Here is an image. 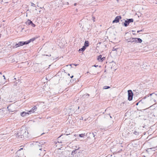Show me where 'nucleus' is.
<instances>
[{"mask_svg":"<svg viewBox=\"0 0 157 157\" xmlns=\"http://www.w3.org/2000/svg\"><path fill=\"white\" fill-rule=\"evenodd\" d=\"M86 48H85L84 47V46H83L82 47V48H80L79 50H78V51L79 52H83V51H84L86 49Z\"/></svg>","mask_w":157,"mask_h":157,"instance_id":"19","label":"nucleus"},{"mask_svg":"<svg viewBox=\"0 0 157 157\" xmlns=\"http://www.w3.org/2000/svg\"><path fill=\"white\" fill-rule=\"evenodd\" d=\"M102 55H100L98 56L97 57V59L98 62H102L105 59V57H102Z\"/></svg>","mask_w":157,"mask_h":157,"instance_id":"5","label":"nucleus"},{"mask_svg":"<svg viewBox=\"0 0 157 157\" xmlns=\"http://www.w3.org/2000/svg\"><path fill=\"white\" fill-rule=\"evenodd\" d=\"M154 95L155 96H157V91L155 92L149 94V95L147 96L148 97H149L150 96H151L152 95Z\"/></svg>","mask_w":157,"mask_h":157,"instance_id":"18","label":"nucleus"},{"mask_svg":"<svg viewBox=\"0 0 157 157\" xmlns=\"http://www.w3.org/2000/svg\"><path fill=\"white\" fill-rule=\"evenodd\" d=\"M99 67H101V66H99Z\"/></svg>","mask_w":157,"mask_h":157,"instance_id":"53","label":"nucleus"},{"mask_svg":"<svg viewBox=\"0 0 157 157\" xmlns=\"http://www.w3.org/2000/svg\"><path fill=\"white\" fill-rule=\"evenodd\" d=\"M110 117L111 118H112V117H111V116H110Z\"/></svg>","mask_w":157,"mask_h":157,"instance_id":"58","label":"nucleus"},{"mask_svg":"<svg viewBox=\"0 0 157 157\" xmlns=\"http://www.w3.org/2000/svg\"><path fill=\"white\" fill-rule=\"evenodd\" d=\"M122 17L121 16H117L113 21V23H117L119 22L121 19Z\"/></svg>","mask_w":157,"mask_h":157,"instance_id":"4","label":"nucleus"},{"mask_svg":"<svg viewBox=\"0 0 157 157\" xmlns=\"http://www.w3.org/2000/svg\"><path fill=\"white\" fill-rule=\"evenodd\" d=\"M125 20L124 19H123V20H121V21H123H123H125Z\"/></svg>","mask_w":157,"mask_h":157,"instance_id":"45","label":"nucleus"},{"mask_svg":"<svg viewBox=\"0 0 157 157\" xmlns=\"http://www.w3.org/2000/svg\"><path fill=\"white\" fill-rule=\"evenodd\" d=\"M143 31H144L143 29H141V30H138L137 31V33H140V32H142Z\"/></svg>","mask_w":157,"mask_h":157,"instance_id":"31","label":"nucleus"},{"mask_svg":"<svg viewBox=\"0 0 157 157\" xmlns=\"http://www.w3.org/2000/svg\"><path fill=\"white\" fill-rule=\"evenodd\" d=\"M0 74H2V72H0Z\"/></svg>","mask_w":157,"mask_h":157,"instance_id":"54","label":"nucleus"},{"mask_svg":"<svg viewBox=\"0 0 157 157\" xmlns=\"http://www.w3.org/2000/svg\"><path fill=\"white\" fill-rule=\"evenodd\" d=\"M7 134V133H2L0 132V138H3L4 139H5L7 138L6 136Z\"/></svg>","mask_w":157,"mask_h":157,"instance_id":"10","label":"nucleus"},{"mask_svg":"<svg viewBox=\"0 0 157 157\" xmlns=\"http://www.w3.org/2000/svg\"><path fill=\"white\" fill-rule=\"evenodd\" d=\"M97 133L96 132H93V137L94 138V139H95L96 138V136H96Z\"/></svg>","mask_w":157,"mask_h":157,"instance_id":"26","label":"nucleus"},{"mask_svg":"<svg viewBox=\"0 0 157 157\" xmlns=\"http://www.w3.org/2000/svg\"><path fill=\"white\" fill-rule=\"evenodd\" d=\"M137 91H138V90H133V91L134 93V92H136V94L137 93H138V92H137Z\"/></svg>","mask_w":157,"mask_h":157,"instance_id":"33","label":"nucleus"},{"mask_svg":"<svg viewBox=\"0 0 157 157\" xmlns=\"http://www.w3.org/2000/svg\"><path fill=\"white\" fill-rule=\"evenodd\" d=\"M134 40V42L136 43H141L142 42V40L140 38H136L133 39Z\"/></svg>","mask_w":157,"mask_h":157,"instance_id":"7","label":"nucleus"},{"mask_svg":"<svg viewBox=\"0 0 157 157\" xmlns=\"http://www.w3.org/2000/svg\"><path fill=\"white\" fill-rule=\"evenodd\" d=\"M155 148V147H152V148H147L146 150V151L147 152H148V150H149V149H152L153 148Z\"/></svg>","mask_w":157,"mask_h":157,"instance_id":"30","label":"nucleus"},{"mask_svg":"<svg viewBox=\"0 0 157 157\" xmlns=\"http://www.w3.org/2000/svg\"><path fill=\"white\" fill-rule=\"evenodd\" d=\"M115 47L113 48L112 49V51H116V52H117V50L118 49V48H115Z\"/></svg>","mask_w":157,"mask_h":157,"instance_id":"28","label":"nucleus"},{"mask_svg":"<svg viewBox=\"0 0 157 157\" xmlns=\"http://www.w3.org/2000/svg\"><path fill=\"white\" fill-rule=\"evenodd\" d=\"M37 109V107L36 106H35L31 109L29 110L28 112L30 113H33L34 112L36 111Z\"/></svg>","mask_w":157,"mask_h":157,"instance_id":"12","label":"nucleus"},{"mask_svg":"<svg viewBox=\"0 0 157 157\" xmlns=\"http://www.w3.org/2000/svg\"><path fill=\"white\" fill-rule=\"evenodd\" d=\"M43 55L44 56H51V54H50L49 55H48L44 54V55Z\"/></svg>","mask_w":157,"mask_h":157,"instance_id":"40","label":"nucleus"},{"mask_svg":"<svg viewBox=\"0 0 157 157\" xmlns=\"http://www.w3.org/2000/svg\"><path fill=\"white\" fill-rule=\"evenodd\" d=\"M73 77H74V76L73 75H72V76H71L70 77V78H72Z\"/></svg>","mask_w":157,"mask_h":157,"instance_id":"44","label":"nucleus"},{"mask_svg":"<svg viewBox=\"0 0 157 157\" xmlns=\"http://www.w3.org/2000/svg\"><path fill=\"white\" fill-rule=\"evenodd\" d=\"M82 119H83V118L82 117V118L80 119V120H81V119L82 120Z\"/></svg>","mask_w":157,"mask_h":157,"instance_id":"55","label":"nucleus"},{"mask_svg":"<svg viewBox=\"0 0 157 157\" xmlns=\"http://www.w3.org/2000/svg\"><path fill=\"white\" fill-rule=\"evenodd\" d=\"M89 42L88 40H86L85 41L84 45L83 46L84 47L86 48V47H88L89 46Z\"/></svg>","mask_w":157,"mask_h":157,"instance_id":"16","label":"nucleus"},{"mask_svg":"<svg viewBox=\"0 0 157 157\" xmlns=\"http://www.w3.org/2000/svg\"><path fill=\"white\" fill-rule=\"evenodd\" d=\"M121 24L124 27H127L129 25V23L127 20H125L124 22H123Z\"/></svg>","mask_w":157,"mask_h":157,"instance_id":"13","label":"nucleus"},{"mask_svg":"<svg viewBox=\"0 0 157 157\" xmlns=\"http://www.w3.org/2000/svg\"><path fill=\"white\" fill-rule=\"evenodd\" d=\"M23 149V148H21L20 149H19V150H18L17 151V153L19 151H21V150H22Z\"/></svg>","mask_w":157,"mask_h":157,"instance_id":"37","label":"nucleus"},{"mask_svg":"<svg viewBox=\"0 0 157 157\" xmlns=\"http://www.w3.org/2000/svg\"><path fill=\"white\" fill-rule=\"evenodd\" d=\"M19 46H23L24 45L27 44L26 41H20L18 42Z\"/></svg>","mask_w":157,"mask_h":157,"instance_id":"15","label":"nucleus"},{"mask_svg":"<svg viewBox=\"0 0 157 157\" xmlns=\"http://www.w3.org/2000/svg\"><path fill=\"white\" fill-rule=\"evenodd\" d=\"M149 95V94L148 95H147V96H145V97H144L142 99H143L144 100V99L146 98L147 97V96Z\"/></svg>","mask_w":157,"mask_h":157,"instance_id":"35","label":"nucleus"},{"mask_svg":"<svg viewBox=\"0 0 157 157\" xmlns=\"http://www.w3.org/2000/svg\"><path fill=\"white\" fill-rule=\"evenodd\" d=\"M62 135H60V136H59V137L58 138H59V137H61Z\"/></svg>","mask_w":157,"mask_h":157,"instance_id":"51","label":"nucleus"},{"mask_svg":"<svg viewBox=\"0 0 157 157\" xmlns=\"http://www.w3.org/2000/svg\"><path fill=\"white\" fill-rule=\"evenodd\" d=\"M132 34H133V35H136V33H132Z\"/></svg>","mask_w":157,"mask_h":157,"instance_id":"50","label":"nucleus"},{"mask_svg":"<svg viewBox=\"0 0 157 157\" xmlns=\"http://www.w3.org/2000/svg\"><path fill=\"white\" fill-rule=\"evenodd\" d=\"M82 119H83V118L82 117V118L80 119V120H81V119L82 120Z\"/></svg>","mask_w":157,"mask_h":157,"instance_id":"56","label":"nucleus"},{"mask_svg":"<svg viewBox=\"0 0 157 157\" xmlns=\"http://www.w3.org/2000/svg\"><path fill=\"white\" fill-rule=\"evenodd\" d=\"M85 136V133L79 134V136L80 137H83Z\"/></svg>","mask_w":157,"mask_h":157,"instance_id":"23","label":"nucleus"},{"mask_svg":"<svg viewBox=\"0 0 157 157\" xmlns=\"http://www.w3.org/2000/svg\"><path fill=\"white\" fill-rule=\"evenodd\" d=\"M28 64H29V63H27V65H28Z\"/></svg>","mask_w":157,"mask_h":157,"instance_id":"60","label":"nucleus"},{"mask_svg":"<svg viewBox=\"0 0 157 157\" xmlns=\"http://www.w3.org/2000/svg\"><path fill=\"white\" fill-rule=\"evenodd\" d=\"M127 20L128 21L129 24L130 23L133 22L134 21V20L133 18L127 19Z\"/></svg>","mask_w":157,"mask_h":157,"instance_id":"22","label":"nucleus"},{"mask_svg":"<svg viewBox=\"0 0 157 157\" xmlns=\"http://www.w3.org/2000/svg\"><path fill=\"white\" fill-rule=\"evenodd\" d=\"M93 132H87L86 133V136L88 137L87 138H91L93 137Z\"/></svg>","mask_w":157,"mask_h":157,"instance_id":"14","label":"nucleus"},{"mask_svg":"<svg viewBox=\"0 0 157 157\" xmlns=\"http://www.w3.org/2000/svg\"><path fill=\"white\" fill-rule=\"evenodd\" d=\"M92 20L94 22L95 21V17H92Z\"/></svg>","mask_w":157,"mask_h":157,"instance_id":"32","label":"nucleus"},{"mask_svg":"<svg viewBox=\"0 0 157 157\" xmlns=\"http://www.w3.org/2000/svg\"><path fill=\"white\" fill-rule=\"evenodd\" d=\"M19 47H20V46H19V43H16L14 44H13V48H17Z\"/></svg>","mask_w":157,"mask_h":157,"instance_id":"20","label":"nucleus"},{"mask_svg":"<svg viewBox=\"0 0 157 157\" xmlns=\"http://www.w3.org/2000/svg\"><path fill=\"white\" fill-rule=\"evenodd\" d=\"M78 65V64H75L72 63V64H71L70 65H67V66H71V67L75 68V67H74L72 66H74L75 67H76V66Z\"/></svg>","mask_w":157,"mask_h":157,"instance_id":"21","label":"nucleus"},{"mask_svg":"<svg viewBox=\"0 0 157 157\" xmlns=\"http://www.w3.org/2000/svg\"><path fill=\"white\" fill-rule=\"evenodd\" d=\"M139 106H142L145 104L146 103V101L144 100L143 99H141L139 101Z\"/></svg>","mask_w":157,"mask_h":157,"instance_id":"8","label":"nucleus"},{"mask_svg":"<svg viewBox=\"0 0 157 157\" xmlns=\"http://www.w3.org/2000/svg\"><path fill=\"white\" fill-rule=\"evenodd\" d=\"M151 96H152L153 97H154L156 96H155L154 95H152Z\"/></svg>","mask_w":157,"mask_h":157,"instance_id":"48","label":"nucleus"},{"mask_svg":"<svg viewBox=\"0 0 157 157\" xmlns=\"http://www.w3.org/2000/svg\"><path fill=\"white\" fill-rule=\"evenodd\" d=\"M157 147V146L156 147Z\"/></svg>","mask_w":157,"mask_h":157,"instance_id":"63","label":"nucleus"},{"mask_svg":"<svg viewBox=\"0 0 157 157\" xmlns=\"http://www.w3.org/2000/svg\"><path fill=\"white\" fill-rule=\"evenodd\" d=\"M27 114H29V113L28 112H21V116H22V117H24L25 115H26Z\"/></svg>","mask_w":157,"mask_h":157,"instance_id":"17","label":"nucleus"},{"mask_svg":"<svg viewBox=\"0 0 157 157\" xmlns=\"http://www.w3.org/2000/svg\"><path fill=\"white\" fill-rule=\"evenodd\" d=\"M23 29H24V28H23V29H22V30H23Z\"/></svg>","mask_w":157,"mask_h":157,"instance_id":"61","label":"nucleus"},{"mask_svg":"<svg viewBox=\"0 0 157 157\" xmlns=\"http://www.w3.org/2000/svg\"><path fill=\"white\" fill-rule=\"evenodd\" d=\"M31 6H34V7H35L36 8V6H35L34 5H35V4H34V3H33L32 2H31Z\"/></svg>","mask_w":157,"mask_h":157,"instance_id":"34","label":"nucleus"},{"mask_svg":"<svg viewBox=\"0 0 157 157\" xmlns=\"http://www.w3.org/2000/svg\"><path fill=\"white\" fill-rule=\"evenodd\" d=\"M0 132L2 133H4L3 132Z\"/></svg>","mask_w":157,"mask_h":157,"instance_id":"59","label":"nucleus"},{"mask_svg":"<svg viewBox=\"0 0 157 157\" xmlns=\"http://www.w3.org/2000/svg\"><path fill=\"white\" fill-rule=\"evenodd\" d=\"M25 23L28 25H31V26L33 27H35L36 26V25L29 19H28L27 21L25 22Z\"/></svg>","mask_w":157,"mask_h":157,"instance_id":"6","label":"nucleus"},{"mask_svg":"<svg viewBox=\"0 0 157 157\" xmlns=\"http://www.w3.org/2000/svg\"><path fill=\"white\" fill-rule=\"evenodd\" d=\"M82 119H83V118L82 117V118L80 119V120H81V119L82 120Z\"/></svg>","mask_w":157,"mask_h":157,"instance_id":"57","label":"nucleus"},{"mask_svg":"<svg viewBox=\"0 0 157 157\" xmlns=\"http://www.w3.org/2000/svg\"><path fill=\"white\" fill-rule=\"evenodd\" d=\"M3 77H4V79H6V78H5V75H3Z\"/></svg>","mask_w":157,"mask_h":157,"instance_id":"43","label":"nucleus"},{"mask_svg":"<svg viewBox=\"0 0 157 157\" xmlns=\"http://www.w3.org/2000/svg\"><path fill=\"white\" fill-rule=\"evenodd\" d=\"M68 76H70V74H69V73H68Z\"/></svg>","mask_w":157,"mask_h":157,"instance_id":"49","label":"nucleus"},{"mask_svg":"<svg viewBox=\"0 0 157 157\" xmlns=\"http://www.w3.org/2000/svg\"><path fill=\"white\" fill-rule=\"evenodd\" d=\"M77 5V3H75L74 4V6H76Z\"/></svg>","mask_w":157,"mask_h":157,"instance_id":"47","label":"nucleus"},{"mask_svg":"<svg viewBox=\"0 0 157 157\" xmlns=\"http://www.w3.org/2000/svg\"><path fill=\"white\" fill-rule=\"evenodd\" d=\"M125 20L124 19H123V20H121V21H123H123H125Z\"/></svg>","mask_w":157,"mask_h":157,"instance_id":"46","label":"nucleus"},{"mask_svg":"<svg viewBox=\"0 0 157 157\" xmlns=\"http://www.w3.org/2000/svg\"><path fill=\"white\" fill-rule=\"evenodd\" d=\"M121 146L122 147V146H121Z\"/></svg>","mask_w":157,"mask_h":157,"instance_id":"62","label":"nucleus"},{"mask_svg":"<svg viewBox=\"0 0 157 157\" xmlns=\"http://www.w3.org/2000/svg\"><path fill=\"white\" fill-rule=\"evenodd\" d=\"M43 157H49L48 155H44V156Z\"/></svg>","mask_w":157,"mask_h":157,"instance_id":"39","label":"nucleus"},{"mask_svg":"<svg viewBox=\"0 0 157 157\" xmlns=\"http://www.w3.org/2000/svg\"><path fill=\"white\" fill-rule=\"evenodd\" d=\"M110 88V87L109 86H104L103 89H107Z\"/></svg>","mask_w":157,"mask_h":157,"instance_id":"24","label":"nucleus"},{"mask_svg":"<svg viewBox=\"0 0 157 157\" xmlns=\"http://www.w3.org/2000/svg\"><path fill=\"white\" fill-rule=\"evenodd\" d=\"M133 133L135 135L137 136V135H139V132H137V131H134L133 132Z\"/></svg>","mask_w":157,"mask_h":157,"instance_id":"25","label":"nucleus"},{"mask_svg":"<svg viewBox=\"0 0 157 157\" xmlns=\"http://www.w3.org/2000/svg\"><path fill=\"white\" fill-rule=\"evenodd\" d=\"M79 106H78V112H79Z\"/></svg>","mask_w":157,"mask_h":157,"instance_id":"42","label":"nucleus"},{"mask_svg":"<svg viewBox=\"0 0 157 157\" xmlns=\"http://www.w3.org/2000/svg\"><path fill=\"white\" fill-rule=\"evenodd\" d=\"M38 37L36 36L35 37H34L33 38H32L30 39L29 40H28L27 41H26L27 44H28L30 42H33L36 39H37Z\"/></svg>","mask_w":157,"mask_h":157,"instance_id":"9","label":"nucleus"},{"mask_svg":"<svg viewBox=\"0 0 157 157\" xmlns=\"http://www.w3.org/2000/svg\"><path fill=\"white\" fill-rule=\"evenodd\" d=\"M90 96V94H84L82 96V97L83 98H85L86 97H88Z\"/></svg>","mask_w":157,"mask_h":157,"instance_id":"27","label":"nucleus"},{"mask_svg":"<svg viewBox=\"0 0 157 157\" xmlns=\"http://www.w3.org/2000/svg\"><path fill=\"white\" fill-rule=\"evenodd\" d=\"M132 32H135V31H134V30H132Z\"/></svg>","mask_w":157,"mask_h":157,"instance_id":"52","label":"nucleus"},{"mask_svg":"<svg viewBox=\"0 0 157 157\" xmlns=\"http://www.w3.org/2000/svg\"><path fill=\"white\" fill-rule=\"evenodd\" d=\"M12 61V62H17V61H15V58L13 59Z\"/></svg>","mask_w":157,"mask_h":157,"instance_id":"36","label":"nucleus"},{"mask_svg":"<svg viewBox=\"0 0 157 157\" xmlns=\"http://www.w3.org/2000/svg\"><path fill=\"white\" fill-rule=\"evenodd\" d=\"M79 148H80L79 147L78 149L72 151L71 155L75 157H82V154H83L84 151H80L79 150Z\"/></svg>","mask_w":157,"mask_h":157,"instance_id":"2","label":"nucleus"},{"mask_svg":"<svg viewBox=\"0 0 157 157\" xmlns=\"http://www.w3.org/2000/svg\"><path fill=\"white\" fill-rule=\"evenodd\" d=\"M12 46L11 45H8V47L7 48H8V50H9L10 51H11L12 50V48H11Z\"/></svg>","mask_w":157,"mask_h":157,"instance_id":"29","label":"nucleus"},{"mask_svg":"<svg viewBox=\"0 0 157 157\" xmlns=\"http://www.w3.org/2000/svg\"><path fill=\"white\" fill-rule=\"evenodd\" d=\"M135 39V38L131 37L130 38L125 39V41L127 42H131L133 43L134 42V40L133 39Z\"/></svg>","mask_w":157,"mask_h":157,"instance_id":"11","label":"nucleus"},{"mask_svg":"<svg viewBox=\"0 0 157 157\" xmlns=\"http://www.w3.org/2000/svg\"><path fill=\"white\" fill-rule=\"evenodd\" d=\"M128 100L129 101L132 100L133 96V93L132 91L129 90H128Z\"/></svg>","mask_w":157,"mask_h":157,"instance_id":"3","label":"nucleus"},{"mask_svg":"<svg viewBox=\"0 0 157 157\" xmlns=\"http://www.w3.org/2000/svg\"><path fill=\"white\" fill-rule=\"evenodd\" d=\"M14 135L17 139L20 140L29 137L28 131L25 127H21L17 133Z\"/></svg>","mask_w":157,"mask_h":157,"instance_id":"1","label":"nucleus"},{"mask_svg":"<svg viewBox=\"0 0 157 157\" xmlns=\"http://www.w3.org/2000/svg\"><path fill=\"white\" fill-rule=\"evenodd\" d=\"M93 67H98V65H94L93 66Z\"/></svg>","mask_w":157,"mask_h":157,"instance_id":"41","label":"nucleus"},{"mask_svg":"<svg viewBox=\"0 0 157 157\" xmlns=\"http://www.w3.org/2000/svg\"><path fill=\"white\" fill-rule=\"evenodd\" d=\"M136 105H139V101L136 103Z\"/></svg>","mask_w":157,"mask_h":157,"instance_id":"38","label":"nucleus"}]
</instances>
